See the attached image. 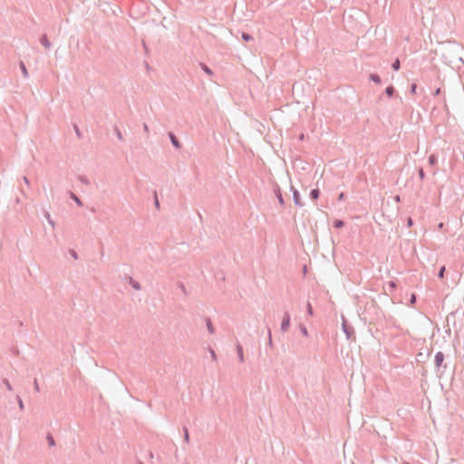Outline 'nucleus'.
Listing matches in <instances>:
<instances>
[{"mask_svg":"<svg viewBox=\"0 0 464 464\" xmlns=\"http://www.w3.org/2000/svg\"><path fill=\"white\" fill-rule=\"evenodd\" d=\"M342 327H343V333L346 335L347 340H351V339L354 338L353 327L352 325L348 324V323L344 320V318L343 319Z\"/></svg>","mask_w":464,"mask_h":464,"instance_id":"nucleus-1","label":"nucleus"},{"mask_svg":"<svg viewBox=\"0 0 464 464\" xmlns=\"http://www.w3.org/2000/svg\"><path fill=\"white\" fill-rule=\"evenodd\" d=\"M290 314L288 312H285L280 327L283 333H286L288 331L290 327Z\"/></svg>","mask_w":464,"mask_h":464,"instance_id":"nucleus-2","label":"nucleus"},{"mask_svg":"<svg viewBox=\"0 0 464 464\" xmlns=\"http://www.w3.org/2000/svg\"><path fill=\"white\" fill-rule=\"evenodd\" d=\"M291 190L293 191V199H294L295 205L297 207H303L304 203L301 200L299 191L297 189H295L293 186L291 187Z\"/></svg>","mask_w":464,"mask_h":464,"instance_id":"nucleus-3","label":"nucleus"},{"mask_svg":"<svg viewBox=\"0 0 464 464\" xmlns=\"http://www.w3.org/2000/svg\"><path fill=\"white\" fill-rule=\"evenodd\" d=\"M169 138L170 140L171 144L178 150L181 148V144L179 140V139L176 137V135L173 132H169Z\"/></svg>","mask_w":464,"mask_h":464,"instance_id":"nucleus-4","label":"nucleus"},{"mask_svg":"<svg viewBox=\"0 0 464 464\" xmlns=\"http://www.w3.org/2000/svg\"><path fill=\"white\" fill-rule=\"evenodd\" d=\"M443 361H444V354H443V353L442 352H438L435 354V358H434L435 366L439 368L440 366H441Z\"/></svg>","mask_w":464,"mask_h":464,"instance_id":"nucleus-5","label":"nucleus"},{"mask_svg":"<svg viewBox=\"0 0 464 464\" xmlns=\"http://www.w3.org/2000/svg\"><path fill=\"white\" fill-rule=\"evenodd\" d=\"M40 43L43 44L46 49H50L52 46L51 42L48 40V37L46 34H43L40 37Z\"/></svg>","mask_w":464,"mask_h":464,"instance_id":"nucleus-6","label":"nucleus"},{"mask_svg":"<svg viewBox=\"0 0 464 464\" xmlns=\"http://www.w3.org/2000/svg\"><path fill=\"white\" fill-rule=\"evenodd\" d=\"M275 193L278 199V202L280 203L281 206H283L285 204V200H284L283 195L281 193V189L278 185H276V187L275 188Z\"/></svg>","mask_w":464,"mask_h":464,"instance_id":"nucleus-7","label":"nucleus"},{"mask_svg":"<svg viewBox=\"0 0 464 464\" xmlns=\"http://www.w3.org/2000/svg\"><path fill=\"white\" fill-rule=\"evenodd\" d=\"M310 198L312 200H316L318 199V198L320 197V189L319 188H313L311 191H310Z\"/></svg>","mask_w":464,"mask_h":464,"instance_id":"nucleus-8","label":"nucleus"},{"mask_svg":"<svg viewBox=\"0 0 464 464\" xmlns=\"http://www.w3.org/2000/svg\"><path fill=\"white\" fill-rule=\"evenodd\" d=\"M237 356H238L239 361L241 362H244L243 347L239 343L237 344Z\"/></svg>","mask_w":464,"mask_h":464,"instance_id":"nucleus-9","label":"nucleus"},{"mask_svg":"<svg viewBox=\"0 0 464 464\" xmlns=\"http://www.w3.org/2000/svg\"><path fill=\"white\" fill-rule=\"evenodd\" d=\"M129 284L135 289V290H140L141 286L139 282L134 280L132 277H129Z\"/></svg>","mask_w":464,"mask_h":464,"instance_id":"nucleus-10","label":"nucleus"},{"mask_svg":"<svg viewBox=\"0 0 464 464\" xmlns=\"http://www.w3.org/2000/svg\"><path fill=\"white\" fill-rule=\"evenodd\" d=\"M206 325H207L208 333L210 334H213L215 333V328L212 324L210 318H206Z\"/></svg>","mask_w":464,"mask_h":464,"instance_id":"nucleus-11","label":"nucleus"},{"mask_svg":"<svg viewBox=\"0 0 464 464\" xmlns=\"http://www.w3.org/2000/svg\"><path fill=\"white\" fill-rule=\"evenodd\" d=\"M395 93V89L392 85H390L388 86L386 89H385V94L389 97V98H392Z\"/></svg>","mask_w":464,"mask_h":464,"instance_id":"nucleus-12","label":"nucleus"},{"mask_svg":"<svg viewBox=\"0 0 464 464\" xmlns=\"http://www.w3.org/2000/svg\"><path fill=\"white\" fill-rule=\"evenodd\" d=\"M429 164L431 166V167H434L437 163H438V159H437V156L435 154H431L430 157H429Z\"/></svg>","mask_w":464,"mask_h":464,"instance_id":"nucleus-13","label":"nucleus"},{"mask_svg":"<svg viewBox=\"0 0 464 464\" xmlns=\"http://www.w3.org/2000/svg\"><path fill=\"white\" fill-rule=\"evenodd\" d=\"M46 440H47L48 445L50 447H54L55 446V440H54L53 436L51 433L47 434Z\"/></svg>","mask_w":464,"mask_h":464,"instance_id":"nucleus-14","label":"nucleus"},{"mask_svg":"<svg viewBox=\"0 0 464 464\" xmlns=\"http://www.w3.org/2000/svg\"><path fill=\"white\" fill-rule=\"evenodd\" d=\"M370 80L377 84H380L382 82L381 77L377 73H372L370 75Z\"/></svg>","mask_w":464,"mask_h":464,"instance_id":"nucleus-15","label":"nucleus"},{"mask_svg":"<svg viewBox=\"0 0 464 464\" xmlns=\"http://www.w3.org/2000/svg\"><path fill=\"white\" fill-rule=\"evenodd\" d=\"M70 198L78 205L82 206V201L73 193L70 192Z\"/></svg>","mask_w":464,"mask_h":464,"instance_id":"nucleus-16","label":"nucleus"},{"mask_svg":"<svg viewBox=\"0 0 464 464\" xmlns=\"http://www.w3.org/2000/svg\"><path fill=\"white\" fill-rule=\"evenodd\" d=\"M44 217L47 219L48 223L52 226V227H54L55 224L53 218H51V215L48 211H44Z\"/></svg>","mask_w":464,"mask_h":464,"instance_id":"nucleus-17","label":"nucleus"},{"mask_svg":"<svg viewBox=\"0 0 464 464\" xmlns=\"http://www.w3.org/2000/svg\"><path fill=\"white\" fill-rule=\"evenodd\" d=\"M344 227V222L341 219H335L334 221V227L335 228H342Z\"/></svg>","mask_w":464,"mask_h":464,"instance_id":"nucleus-18","label":"nucleus"},{"mask_svg":"<svg viewBox=\"0 0 464 464\" xmlns=\"http://www.w3.org/2000/svg\"><path fill=\"white\" fill-rule=\"evenodd\" d=\"M113 131L120 140H123L122 133L117 126H114Z\"/></svg>","mask_w":464,"mask_h":464,"instance_id":"nucleus-19","label":"nucleus"},{"mask_svg":"<svg viewBox=\"0 0 464 464\" xmlns=\"http://www.w3.org/2000/svg\"><path fill=\"white\" fill-rule=\"evenodd\" d=\"M392 68L394 71H399L401 68V63L399 59H395L394 62L392 63Z\"/></svg>","mask_w":464,"mask_h":464,"instance_id":"nucleus-20","label":"nucleus"},{"mask_svg":"<svg viewBox=\"0 0 464 464\" xmlns=\"http://www.w3.org/2000/svg\"><path fill=\"white\" fill-rule=\"evenodd\" d=\"M20 69L23 72V75L27 78L28 77V71L26 69L25 64L23 62H20Z\"/></svg>","mask_w":464,"mask_h":464,"instance_id":"nucleus-21","label":"nucleus"},{"mask_svg":"<svg viewBox=\"0 0 464 464\" xmlns=\"http://www.w3.org/2000/svg\"><path fill=\"white\" fill-rule=\"evenodd\" d=\"M267 335H268L267 346L270 348H273L272 334H271V330L269 327L267 328Z\"/></svg>","mask_w":464,"mask_h":464,"instance_id":"nucleus-22","label":"nucleus"},{"mask_svg":"<svg viewBox=\"0 0 464 464\" xmlns=\"http://www.w3.org/2000/svg\"><path fill=\"white\" fill-rule=\"evenodd\" d=\"M183 432H184V441L186 443L189 442V433L187 427H183Z\"/></svg>","mask_w":464,"mask_h":464,"instance_id":"nucleus-23","label":"nucleus"},{"mask_svg":"<svg viewBox=\"0 0 464 464\" xmlns=\"http://www.w3.org/2000/svg\"><path fill=\"white\" fill-rule=\"evenodd\" d=\"M242 39L245 42H249L253 40V36L247 33H242Z\"/></svg>","mask_w":464,"mask_h":464,"instance_id":"nucleus-24","label":"nucleus"},{"mask_svg":"<svg viewBox=\"0 0 464 464\" xmlns=\"http://www.w3.org/2000/svg\"><path fill=\"white\" fill-rule=\"evenodd\" d=\"M201 69L208 73V75H212L213 72L209 67H208L205 63H200Z\"/></svg>","mask_w":464,"mask_h":464,"instance_id":"nucleus-25","label":"nucleus"},{"mask_svg":"<svg viewBox=\"0 0 464 464\" xmlns=\"http://www.w3.org/2000/svg\"><path fill=\"white\" fill-rule=\"evenodd\" d=\"M446 271V267L444 266H442L440 270H439V273H438V277L440 278V279H443L444 278V273Z\"/></svg>","mask_w":464,"mask_h":464,"instance_id":"nucleus-26","label":"nucleus"},{"mask_svg":"<svg viewBox=\"0 0 464 464\" xmlns=\"http://www.w3.org/2000/svg\"><path fill=\"white\" fill-rule=\"evenodd\" d=\"M306 310H307V314H308L310 316H313V315H314L313 307H312V304H310V302H307V304H306Z\"/></svg>","mask_w":464,"mask_h":464,"instance_id":"nucleus-27","label":"nucleus"},{"mask_svg":"<svg viewBox=\"0 0 464 464\" xmlns=\"http://www.w3.org/2000/svg\"><path fill=\"white\" fill-rule=\"evenodd\" d=\"M78 179H79V180H80L82 183H83V184H85V185H89V184H90V181H89L88 178H87V177H85V176H79V178H78Z\"/></svg>","mask_w":464,"mask_h":464,"instance_id":"nucleus-28","label":"nucleus"},{"mask_svg":"<svg viewBox=\"0 0 464 464\" xmlns=\"http://www.w3.org/2000/svg\"><path fill=\"white\" fill-rule=\"evenodd\" d=\"M299 328H300V331H301L303 335L308 336V331H307L305 325L300 324Z\"/></svg>","mask_w":464,"mask_h":464,"instance_id":"nucleus-29","label":"nucleus"},{"mask_svg":"<svg viewBox=\"0 0 464 464\" xmlns=\"http://www.w3.org/2000/svg\"><path fill=\"white\" fill-rule=\"evenodd\" d=\"M3 383L8 391H12L13 387L7 379H3Z\"/></svg>","mask_w":464,"mask_h":464,"instance_id":"nucleus-30","label":"nucleus"},{"mask_svg":"<svg viewBox=\"0 0 464 464\" xmlns=\"http://www.w3.org/2000/svg\"><path fill=\"white\" fill-rule=\"evenodd\" d=\"M154 205L158 209H160V201L158 198L157 191H154Z\"/></svg>","mask_w":464,"mask_h":464,"instance_id":"nucleus-31","label":"nucleus"},{"mask_svg":"<svg viewBox=\"0 0 464 464\" xmlns=\"http://www.w3.org/2000/svg\"><path fill=\"white\" fill-rule=\"evenodd\" d=\"M16 400H17V402H18L19 409H20L21 411H23V410H24V402H23V401H22L21 397H20L19 395H17V396H16Z\"/></svg>","mask_w":464,"mask_h":464,"instance_id":"nucleus-32","label":"nucleus"},{"mask_svg":"<svg viewBox=\"0 0 464 464\" xmlns=\"http://www.w3.org/2000/svg\"><path fill=\"white\" fill-rule=\"evenodd\" d=\"M73 129L75 130V133H76L77 137L78 138H82V132H81L79 127L76 124L73 125Z\"/></svg>","mask_w":464,"mask_h":464,"instance_id":"nucleus-33","label":"nucleus"},{"mask_svg":"<svg viewBox=\"0 0 464 464\" xmlns=\"http://www.w3.org/2000/svg\"><path fill=\"white\" fill-rule=\"evenodd\" d=\"M418 173H419V177H420V179L421 180H423V179H424V178H425V172H424L423 169H422V168H420V169H419V170H418Z\"/></svg>","mask_w":464,"mask_h":464,"instance_id":"nucleus-34","label":"nucleus"},{"mask_svg":"<svg viewBox=\"0 0 464 464\" xmlns=\"http://www.w3.org/2000/svg\"><path fill=\"white\" fill-rule=\"evenodd\" d=\"M416 91H417V84L416 83H412L411 85V88H410V92L411 94H415L416 93Z\"/></svg>","mask_w":464,"mask_h":464,"instance_id":"nucleus-35","label":"nucleus"},{"mask_svg":"<svg viewBox=\"0 0 464 464\" xmlns=\"http://www.w3.org/2000/svg\"><path fill=\"white\" fill-rule=\"evenodd\" d=\"M388 286H389L390 291H392V290H394L396 288L397 285H396L395 282L390 281L388 283Z\"/></svg>","mask_w":464,"mask_h":464,"instance_id":"nucleus-36","label":"nucleus"},{"mask_svg":"<svg viewBox=\"0 0 464 464\" xmlns=\"http://www.w3.org/2000/svg\"><path fill=\"white\" fill-rule=\"evenodd\" d=\"M69 253H70L71 256L73 257L74 259L78 258V255L75 250L70 249Z\"/></svg>","mask_w":464,"mask_h":464,"instance_id":"nucleus-37","label":"nucleus"},{"mask_svg":"<svg viewBox=\"0 0 464 464\" xmlns=\"http://www.w3.org/2000/svg\"><path fill=\"white\" fill-rule=\"evenodd\" d=\"M34 391L35 392H40V388H39V384H38V382L36 379H34Z\"/></svg>","mask_w":464,"mask_h":464,"instance_id":"nucleus-38","label":"nucleus"},{"mask_svg":"<svg viewBox=\"0 0 464 464\" xmlns=\"http://www.w3.org/2000/svg\"><path fill=\"white\" fill-rule=\"evenodd\" d=\"M413 223L414 222H413L412 218H408V219H407V226H408V227H411L413 226Z\"/></svg>","mask_w":464,"mask_h":464,"instance_id":"nucleus-39","label":"nucleus"},{"mask_svg":"<svg viewBox=\"0 0 464 464\" xmlns=\"http://www.w3.org/2000/svg\"><path fill=\"white\" fill-rule=\"evenodd\" d=\"M440 92H441V89H440V87H438V88L434 91L433 95H434V96H438V95H440Z\"/></svg>","mask_w":464,"mask_h":464,"instance_id":"nucleus-40","label":"nucleus"},{"mask_svg":"<svg viewBox=\"0 0 464 464\" xmlns=\"http://www.w3.org/2000/svg\"><path fill=\"white\" fill-rule=\"evenodd\" d=\"M210 354H211V357L214 361L217 360V355H216V353L214 352L213 349H210Z\"/></svg>","mask_w":464,"mask_h":464,"instance_id":"nucleus-41","label":"nucleus"},{"mask_svg":"<svg viewBox=\"0 0 464 464\" xmlns=\"http://www.w3.org/2000/svg\"><path fill=\"white\" fill-rule=\"evenodd\" d=\"M416 302V295L413 294L411 295V304H415Z\"/></svg>","mask_w":464,"mask_h":464,"instance_id":"nucleus-42","label":"nucleus"},{"mask_svg":"<svg viewBox=\"0 0 464 464\" xmlns=\"http://www.w3.org/2000/svg\"><path fill=\"white\" fill-rule=\"evenodd\" d=\"M23 180H24V182L27 186H29V185H30V181H29V179H27V177H25V176H24V177H23Z\"/></svg>","mask_w":464,"mask_h":464,"instance_id":"nucleus-43","label":"nucleus"},{"mask_svg":"<svg viewBox=\"0 0 464 464\" xmlns=\"http://www.w3.org/2000/svg\"><path fill=\"white\" fill-rule=\"evenodd\" d=\"M344 197H345V196H344V193H343V192L340 193V194H339V196H338V200H343V199H344Z\"/></svg>","mask_w":464,"mask_h":464,"instance_id":"nucleus-44","label":"nucleus"},{"mask_svg":"<svg viewBox=\"0 0 464 464\" xmlns=\"http://www.w3.org/2000/svg\"><path fill=\"white\" fill-rule=\"evenodd\" d=\"M143 130L145 132H147V133L149 132V127L146 123H143Z\"/></svg>","mask_w":464,"mask_h":464,"instance_id":"nucleus-45","label":"nucleus"},{"mask_svg":"<svg viewBox=\"0 0 464 464\" xmlns=\"http://www.w3.org/2000/svg\"><path fill=\"white\" fill-rule=\"evenodd\" d=\"M179 288L182 290V292H183L184 294H186V288H185V286H184V285H183V284H180V285H179Z\"/></svg>","mask_w":464,"mask_h":464,"instance_id":"nucleus-46","label":"nucleus"},{"mask_svg":"<svg viewBox=\"0 0 464 464\" xmlns=\"http://www.w3.org/2000/svg\"><path fill=\"white\" fill-rule=\"evenodd\" d=\"M458 51H459V50L457 49V50H456V53H458ZM456 54H457V58H458L459 60H461V57H459V53H456Z\"/></svg>","mask_w":464,"mask_h":464,"instance_id":"nucleus-47","label":"nucleus"},{"mask_svg":"<svg viewBox=\"0 0 464 464\" xmlns=\"http://www.w3.org/2000/svg\"><path fill=\"white\" fill-rule=\"evenodd\" d=\"M403 464H410V463L405 462V463H403Z\"/></svg>","mask_w":464,"mask_h":464,"instance_id":"nucleus-48","label":"nucleus"},{"mask_svg":"<svg viewBox=\"0 0 464 464\" xmlns=\"http://www.w3.org/2000/svg\"><path fill=\"white\" fill-rule=\"evenodd\" d=\"M140 464H143L142 462H140Z\"/></svg>","mask_w":464,"mask_h":464,"instance_id":"nucleus-49","label":"nucleus"}]
</instances>
